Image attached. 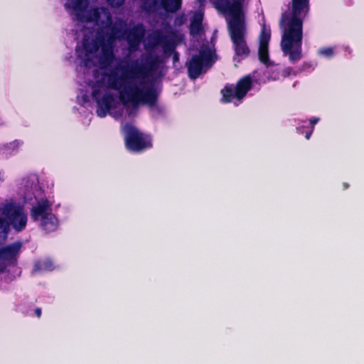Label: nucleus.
Masks as SVG:
<instances>
[{"label": "nucleus", "mask_w": 364, "mask_h": 364, "mask_svg": "<svg viewBox=\"0 0 364 364\" xmlns=\"http://www.w3.org/2000/svg\"><path fill=\"white\" fill-rule=\"evenodd\" d=\"M97 14L91 15L88 23L98 26L95 37L90 38L85 34L82 48L85 51L83 65L85 68L97 67L93 72L94 81L89 82L92 89L89 96L81 97V105L85 106L90 99L96 103L97 115L105 117L112 114L114 108V22L107 9L97 7Z\"/></svg>", "instance_id": "obj_1"}, {"label": "nucleus", "mask_w": 364, "mask_h": 364, "mask_svg": "<svg viewBox=\"0 0 364 364\" xmlns=\"http://www.w3.org/2000/svg\"><path fill=\"white\" fill-rule=\"evenodd\" d=\"M141 59V62L139 60L132 61L126 70L119 95L124 105L130 104L135 108L140 104L150 107L156 105L158 100L156 89L153 85L140 87L134 80H144L152 76L164 63L157 54H144Z\"/></svg>", "instance_id": "obj_2"}, {"label": "nucleus", "mask_w": 364, "mask_h": 364, "mask_svg": "<svg viewBox=\"0 0 364 364\" xmlns=\"http://www.w3.org/2000/svg\"><path fill=\"white\" fill-rule=\"evenodd\" d=\"M291 14H282L280 26L283 27L281 49L284 55L289 57L291 63H295L302 57L303 21L302 14L308 13L309 0H292Z\"/></svg>", "instance_id": "obj_3"}, {"label": "nucleus", "mask_w": 364, "mask_h": 364, "mask_svg": "<svg viewBox=\"0 0 364 364\" xmlns=\"http://www.w3.org/2000/svg\"><path fill=\"white\" fill-rule=\"evenodd\" d=\"M0 210L1 240L8 238L11 228L18 233L26 229L28 215L23 205L11 199L1 204Z\"/></svg>", "instance_id": "obj_4"}, {"label": "nucleus", "mask_w": 364, "mask_h": 364, "mask_svg": "<svg viewBox=\"0 0 364 364\" xmlns=\"http://www.w3.org/2000/svg\"><path fill=\"white\" fill-rule=\"evenodd\" d=\"M126 149L132 153L140 154L153 147L151 134L140 131L134 125L126 123L121 127Z\"/></svg>", "instance_id": "obj_5"}, {"label": "nucleus", "mask_w": 364, "mask_h": 364, "mask_svg": "<svg viewBox=\"0 0 364 364\" xmlns=\"http://www.w3.org/2000/svg\"><path fill=\"white\" fill-rule=\"evenodd\" d=\"M228 28L235 52L233 60L240 62L241 59L247 58L250 53L246 41L245 20L240 22L234 21L232 24L228 25Z\"/></svg>", "instance_id": "obj_6"}, {"label": "nucleus", "mask_w": 364, "mask_h": 364, "mask_svg": "<svg viewBox=\"0 0 364 364\" xmlns=\"http://www.w3.org/2000/svg\"><path fill=\"white\" fill-rule=\"evenodd\" d=\"M178 34L176 31H171L169 34H166L161 29H155L149 33L144 44L146 50H152L158 46H161L163 53L166 56H171L178 42L176 41Z\"/></svg>", "instance_id": "obj_7"}, {"label": "nucleus", "mask_w": 364, "mask_h": 364, "mask_svg": "<svg viewBox=\"0 0 364 364\" xmlns=\"http://www.w3.org/2000/svg\"><path fill=\"white\" fill-rule=\"evenodd\" d=\"M213 52L208 46H202L198 54L192 55L189 61L186 63L188 77L196 80L202 73L204 67L211 66Z\"/></svg>", "instance_id": "obj_8"}, {"label": "nucleus", "mask_w": 364, "mask_h": 364, "mask_svg": "<svg viewBox=\"0 0 364 364\" xmlns=\"http://www.w3.org/2000/svg\"><path fill=\"white\" fill-rule=\"evenodd\" d=\"M252 87V79L250 75L240 78L234 87L233 85L228 84L221 90L223 95V101L225 103H230L235 97L237 100H242L247 93Z\"/></svg>", "instance_id": "obj_9"}, {"label": "nucleus", "mask_w": 364, "mask_h": 364, "mask_svg": "<svg viewBox=\"0 0 364 364\" xmlns=\"http://www.w3.org/2000/svg\"><path fill=\"white\" fill-rule=\"evenodd\" d=\"M23 248V242L20 240L0 247V273L6 267H14L18 264Z\"/></svg>", "instance_id": "obj_10"}, {"label": "nucleus", "mask_w": 364, "mask_h": 364, "mask_svg": "<svg viewBox=\"0 0 364 364\" xmlns=\"http://www.w3.org/2000/svg\"><path fill=\"white\" fill-rule=\"evenodd\" d=\"M87 0H67L65 8L75 15V20L80 23H88L91 15L97 14L98 9H88Z\"/></svg>", "instance_id": "obj_11"}, {"label": "nucleus", "mask_w": 364, "mask_h": 364, "mask_svg": "<svg viewBox=\"0 0 364 364\" xmlns=\"http://www.w3.org/2000/svg\"><path fill=\"white\" fill-rule=\"evenodd\" d=\"M182 1L183 0H152L151 2H144L141 9L147 13L162 9L167 14H174L181 9Z\"/></svg>", "instance_id": "obj_12"}, {"label": "nucleus", "mask_w": 364, "mask_h": 364, "mask_svg": "<svg viewBox=\"0 0 364 364\" xmlns=\"http://www.w3.org/2000/svg\"><path fill=\"white\" fill-rule=\"evenodd\" d=\"M215 6L219 11L231 15L228 25L232 24L234 21H244L242 3L240 0H216Z\"/></svg>", "instance_id": "obj_13"}, {"label": "nucleus", "mask_w": 364, "mask_h": 364, "mask_svg": "<svg viewBox=\"0 0 364 364\" xmlns=\"http://www.w3.org/2000/svg\"><path fill=\"white\" fill-rule=\"evenodd\" d=\"M145 33L146 29L142 23H137L124 31V37L131 52L136 51L139 49Z\"/></svg>", "instance_id": "obj_14"}, {"label": "nucleus", "mask_w": 364, "mask_h": 364, "mask_svg": "<svg viewBox=\"0 0 364 364\" xmlns=\"http://www.w3.org/2000/svg\"><path fill=\"white\" fill-rule=\"evenodd\" d=\"M51 210V204L48 199H41L37 201L36 205L31 210V216L33 220L43 219Z\"/></svg>", "instance_id": "obj_15"}, {"label": "nucleus", "mask_w": 364, "mask_h": 364, "mask_svg": "<svg viewBox=\"0 0 364 364\" xmlns=\"http://www.w3.org/2000/svg\"><path fill=\"white\" fill-rule=\"evenodd\" d=\"M41 225L47 232H53L57 228L58 219L50 211L41 220Z\"/></svg>", "instance_id": "obj_16"}, {"label": "nucleus", "mask_w": 364, "mask_h": 364, "mask_svg": "<svg viewBox=\"0 0 364 364\" xmlns=\"http://www.w3.org/2000/svg\"><path fill=\"white\" fill-rule=\"evenodd\" d=\"M203 16L200 14H196L191 20L189 31L193 36H198L203 30Z\"/></svg>", "instance_id": "obj_17"}, {"label": "nucleus", "mask_w": 364, "mask_h": 364, "mask_svg": "<svg viewBox=\"0 0 364 364\" xmlns=\"http://www.w3.org/2000/svg\"><path fill=\"white\" fill-rule=\"evenodd\" d=\"M258 58L259 61L266 66L273 65V63L269 60V46L259 45Z\"/></svg>", "instance_id": "obj_18"}, {"label": "nucleus", "mask_w": 364, "mask_h": 364, "mask_svg": "<svg viewBox=\"0 0 364 364\" xmlns=\"http://www.w3.org/2000/svg\"><path fill=\"white\" fill-rule=\"evenodd\" d=\"M53 262L50 260L43 262H36L34 264L33 272H38L41 271H51L53 268Z\"/></svg>", "instance_id": "obj_19"}, {"label": "nucleus", "mask_w": 364, "mask_h": 364, "mask_svg": "<svg viewBox=\"0 0 364 364\" xmlns=\"http://www.w3.org/2000/svg\"><path fill=\"white\" fill-rule=\"evenodd\" d=\"M271 33L270 31H267L265 26H263L259 35V44L264 46H269L270 41Z\"/></svg>", "instance_id": "obj_20"}, {"label": "nucleus", "mask_w": 364, "mask_h": 364, "mask_svg": "<svg viewBox=\"0 0 364 364\" xmlns=\"http://www.w3.org/2000/svg\"><path fill=\"white\" fill-rule=\"evenodd\" d=\"M318 54L327 58H331L334 55V50L331 47L322 48L318 50Z\"/></svg>", "instance_id": "obj_21"}, {"label": "nucleus", "mask_w": 364, "mask_h": 364, "mask_svg": "<svg viewBox=\"0 0 364 364\" xmlns=\"http://www.w3.org/2000/svg\"><path fill=\"white\" fill-rule=\"evenodd\" d=\"M318 120H319V119L317 117H312L310 119V123H311L312 127L311 129H309L308 131L305 132V138L306 139H310V137L312 134L313 130H314V126L318 123Z\"/></svg>", "instance_id": "obj_22"}, {"label": "nucleus", "mask_w": 364, "mask_h": 364, "mask_svg": "<svg viewBox=\"0 0 364 364\" xmlns=\"http://www.w3.org/2000/svg\"><path fill=\"white\" fill-rule=\"evenodd\" d=\"M314 70L313 65L310 62H304L299 68V71H311Z\"/></svg>", "instance_id": "obj_23"}, {"label": "nucleus", "mask_w": 364, "mask_h": 364, "mask_svg": "<svg viewBox=\"0 0 364 364\" xmlns=\"http://www.w3.org/2000/svg\"><path fill=\"white\" fill-rule=\"evenodd\" d=\"M171 55H173L172 58L173 64L179 61V53L177 51H176V48L174 49V51L171 53Z\"/></svg>", "instance_id": "obj_24"}, {"label": "nucleus", "mask_w": 364, "mask_h": 364, "mask_svg": "<svg viewBox=\"0 0 364 364\" xmlns=\"http://www.w3.org/2000/svg\"><path fill=\"white\" fill-rule=\"evenodd\" d=\"M125 0H115V8L122 6Z\"/></svg>", "instance_id": "obj_25"}, {"label": "nucleus", "mask_w": 364, "mask_h": 364, "mask_svg": "<svg viewBox=\"0 0 364 364\" xmlns=\"http://www.w3.org/2000/svg\"><path fill=\"white\" fill-rule=\"evenodd\" d=\"M35 314L38 318H40L41 316V308H36L35 309Z\"/></svg>", "instance_id": "obj_26"}, {"label": "nucleus", "mask_w": 364, "mask_h": 364, "mask_svg": "<svg viewBox=\"0 0 364 364\" xmlns=\"http://www.w3.org/2000/svg\"><path fill=\"white\" fill-rule=\"evenodd\" d=\"M306 129H307V128H306V127H303V126H302V127H297V129H297V132H298L299 133H300V134H303V133H304V130H305Z\"/></svg>", "instance_id": "obj_27"}, {"label": "nucleus", "mask_w": 364, "mask_h": 364, "mask_svg": "<svg viewBox=\"0 0 364 364\" xmlns=\"http://www.w3.org/2000/svg\"><path fill=\"white\" fill-rule=\"evenodd\" d=\"M107 3L111 8H114V0H107Z\"/></svg>", "instance_id": "obj_28"}, {"label": "nucleus", "mask_w": 364, "mask_h": 364, "mask_svg": "<svg viewBox=\"0 0 364 364\" xmlns=\"http://www.w3.org/2000/svg\"><path fill=\"white\" fill-rule=\"evenodd\" d=\"M343 189L346 190V189L348 188L349 185L347 183H343Z\"/></svg>", "instance_id": "obj_29"}, {"label": "nucleus", "mask_w": 364, "mask_h": 364, "mask_svg": "<svg viewBox=\"0 0 364 364\" xmlns=\"http://www.w3.org/2000/svg\"><path fill=\"white\" fill-rule=\"evenodd\" d=\"M114 89L115 90H118V87H117V81L115 80V87H114Z\"/></svg>", "instance_id": "obj_30"}, {"label": "nucleus", "mask_w": 364, "mask_h": 364, "mask_svg": "<svg viewBox=\"0 0 364 364\" xmlns=\"http://www.w3.org/2000/svg\"><path fill=\"white\" fill-rule=\"evenodd\" d=\"M144 2H151L150 0H143V3Z\"/></svg>", "instance_id": "obj_31"}, {"label": "nucleus", "mask_w": 364, "mask_h": 364, "mask_svg": "<svg viewBox=\"0 0 364 364\" xmlns=\"http://www.w3.org/2000/svg\"><path fill=\"white\" fill-rule=\"evenodd\" d=\"M114 25H115V26L117 25V23H116V22L114 23Z\"/></svg>", "instance_id": "obj_32"}]
</instances>
